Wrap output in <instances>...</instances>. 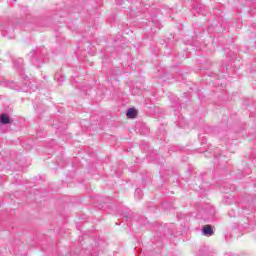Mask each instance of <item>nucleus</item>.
I'll use <instances>...</instances> for the list:
<instances>
[{
  "label": "nucleus",
  "instance_id": "obj_15",
  "mask_svg": "<svg viewBox=\"0 0 256 256\" xmlns=\"http://www.w3.org/2000/svg\"><path fill=\"white\" fill-rule=\"evenodd\" d=\"M230 256H239V255H230Z\"/></svg>",
  "mask_w": 256,
  "mask_h": 256
},
{
  "label": "nucleus",
  "instance_id": "obj_4",
  "mask_svg": "<svg viewBox=\"0 0 256 256\" xmlns=\"http://www.w3.org/2000/svg\"><path fill=\"white\" fill-rule=\"evenodd\" d=\"M215 232L213 231V227L211 225H204L202 227V235L211 237Z\"/></svg>",
  "mask_w": 256,
  "mask_h": 256
},
{
  "label": "nucleus",
  "instance_id": "obj_6",
  "mask_svg": "<svg viewBox=\"0 0 256 256\" xmlns=\"http://www.w3.org/2000/svg\"><path fill=\"white\" fill-rule=\"evenodd\" d=\"M128 119H135L137 117V110L135 108H129L127 110Z\"/></svg>",
  "mask_w": 256,
  "mask_h": 256
},
{
  "label": "nucleus",
  "instance_id": "obj_3",
  "mask_svg": "<svg viewBox=\"0 0 256 256\" xmlns=\"http://www.w3.org/2000/svg\"><path fill=\"white\" fill-rule=\"evenodd\" d=\"M0 123L1 125H9L13 123V120L7 114L2 113L0 114Z\"/></svg>",
  "mask_w": 256,
  "mask_h": 256
},
{
  "label": "nucleus",
  "instance_id": "obj_11",
  "mask_svg": "<svg viewBox=\"0 0 256 256\" xmlns=\"http://www.w3.org/2000/svg\"><path fill=\"white\" fill-rule=\"evenodd\" d=\"M173 107H175V111H179V109H181V102H176V104L173 105Z\"/></svg>",
  "mask_w": 256,
  "mask_h": 256
},
{
  "label": "nucleus",
  "instance_id": "obj_1",
  "mask_svg": "<svg viewBox=\"0 0 256 256\" xmlns=\"http://www.w3.org/2000/svg\"><path fill=\"white\" fill-rule=\"evenodd\" d=\"M31 63L34 67H41L45 63V50L36 48L30 52Z\"/></svg>",
  "mask_w": 256,
  "mask_h": 256
},
{
  "label": "nucleus",
  "instance_id": "obj_13",
  "mask_svg": "<svg viewBox=\"0 0 256 256\" xmlns=\"http://www.w3.org/2000/svg\"><path fill=\"white\" fill-rule=\"evenodd\" d=\"M131 87H139V84H137V83H132V84H131Z\"/></svg>",
  "mask_w": 256,
  "mask_h": 256
},
{
  "label": "nucleus",
  "instance_id": "obj_12",
  "mask_svg": "<svg viewBox=\"0 0 256 256\" xmlns=\"http://www.w3.org/2000/svg\"><path fill=\"white\" fill-rule=\"evenodd\" d=\"M30 91H35L37 89V86H29Z\"/></svg>",
  "mask_w": 256,
  "mask_h": 256
},
{
  "label": "nucleus",
  "instance_id": "obj_2",
  "mask_svg": "<svg viewBox=\"0 0 256 256\" xmlns=\"http://www.w3.org/2000/svg\"><path fill=\"white\" fill-rule=\"evenodd\" d=\"M14 69L18 71H24L25 70V63L23 62V58H18L14 60Z\"/></svg>",
  "mask_w": 256,
  "mask_h": 256
},
{
  "label": "nucleus",
  "instance_id": "obj_5",
  "mask_svg": "<svg viewBox=\"0 0 256 256\" xmlns=\"http://www.w3.org/2000/svg\"><path fill=\"white\" fill-rule=\"evenodd\" d=\"M2 87H9L10 89H17V84L14 81L3 80L0 81Z\"/></svg>",
  "mask_w": 256,
  "mask_h": 256
},
{
  "label": "nucleus",
  "instance_id": "obj_8",
  "mask_svg": "<svg viewBox=\"0 0 256 256\" xmlns=\"http://www.w3.org/2000/svg\"><path fill=\"white\" fill-rule=\"evenodd\" d=\"M54 77H55L56 81H58V83H60V85H61V83H63V81H65V76L61 75L59 73H56Z\"/></svg>",
  "mask_w": 256,
  "mask_h": 256
},
{
  "label": "nucleus",
  "instance_id": "obj_10",
  "mask_svg": "<svg viewBox=\"0 0 256 256\" xmlns=\"http://www.w3.org/2000/svg\"><path fill=\"white\" fill-rule=\"evenodd\" d=\"M198 256H209V250L207 248H202L198 252Z\"/></svg>",
  "mask_w": 256,
  "mask_h": 256
},
{
  "label": "nucleus",
  "instance_id": "obj_14",
  "mask_svg": "<svg viewBox=\"0 0 256 256\" xmlns=\"http://www.w3.org/2000/svg\"><path fill=\"white\" fill-rule=\"evenodd\" d=\"M104 203H107V198H103Z\"/></svg>",
  "mask_w": 256,
  "mask_h": 256
},
{
  "label": "nucleus",
  "instance_id": "obj_9",
  "mask_svg": "<svg viewBox=\"0 0 256 256\" xmlns=\"http://www.w3.org/2000/svg\"><path fill=\"white\" fill-rule=\"evenodd\" d=\"M196 9L198 13H201V15H207V13L205 12V6L203 4L198 5Z\"/></svg>",
  "mask_w": 256,
  "mask_h": 256
},
{
  "label": "nucleus",
  "instance_id": "obj_7",
  "mask_svg": "<svg viewBox=\"0 0 256 256\" xmlns=\"http://www.w3.org/2000/svg\"><path fill=\"white\" fill-rule=\"evenodd\" d=\"M134 197L136 199H143V190L137 188L134 192Z\"/></svg>",
  "mask_w": 256,
  "mask_h": 256
}]
</instances>
